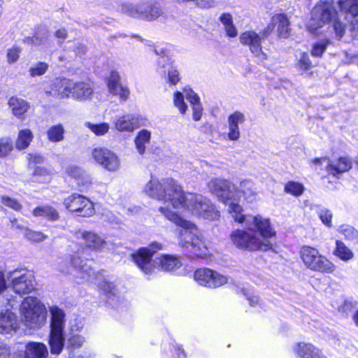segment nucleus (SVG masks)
I'll use <instances>...</instances> for the list:
<instances>
[{"label":"nucleus","instance_id":"45","mask_svg":"<svg viewBox=\"0 0 358 358\" xmlns=\"http://www.w3.org/2000/svg\"><path fill=\"white\" fill-rule=\"evenodd\" d=\"M303 186L296 182H289L285 186V192L291 194L295 196H299L303 192Z\"/></svg>","mask_w":358,"mask_h":358},{"label":"nucleus","instance_id":"16","mask_svg":"<svg viewBox=\"0 0 358 358\" xmlns=\"http://www.w3.org/2000/svg\"><path fill=\"white\" fill-rule=\"evenodd\" d=\"M246 121L245 115L243 113L236 110L228 116V132L227 138L230 141H236L241 137L240 126Z\"/></svg>","mask_w":358,"mask_h":358},{"label":"nucleus","instance_id":"36","mask_svg":"<svg viewBox=\"0 0 358 358\" xmlns=\"http://www.w3.org/2000/svg\"><path fill=\"white\" fill-rule=\"evenodd\" d=\"M220 21L224 26L227 36L235 38L238 35V30L233 22L232 16L230 13H223L220 17Z\"/></svg>","mask_w":358,"mask_h":358},{"label":"nucleus","instance_id":"23","mask_svg":"<svg viewBox=\"0 0 358 358\" xmlns=\"http://www.w3.org/2000/svg\"><path fill=\"white\" fill-rule=\"evenodd\" d=\"M185 98L189 102L192 109V117L194 121L201 120L203 114V106L200 98L191 88L184 87Z\"/></svg>","mask_w":358,"mask_h":358},{"label":"nucleus","instance_id":"39","mask_svg":"<svg viewBox=\"0 0 358 358\" xmlns=\"http://www.w3.org/2000/svg\"><path fill=\"white\" fill-rule=\"evenodd\" d=\"M334 255L344 262H348L354 257L352 251L341 241H336Z\"/></svg>","mask_w":358,"mask_h":358},{"label":"nucleus","instance_id":"63","mask_svg":"<svg viewBox=\"0 0 358 358\" xmlns=\"http://www.w3.org/2000/svg\"><path fill=\"white\" fill-rule=\"evenodd\" d=\"M55 36L59 40V42L62 43L68 36L66 29L62 28L57 30L55 33Z\"/></svg>","mask_w":358,"mask_h":358},{"label":"nucleus","instance_id":"26","mask_svg":"<svg viewBox=\"0 0 358 358\" xmlns=\"http://www.w3.org/2000/svg\"><path fill=\"white\" fill-rule=\"evenodd\" d=\"M48 355V348L42 343L29 342L25 346V358H47Z\"/></svg>","mask_w":358,"mask_h":358},{"label":"nucleus","instance_id":"10","mask_svg":"<svg viewBox=\"0 0 358 358\" xmlns=\"http://www.w3.org/2000/svg\"><path fill=\"white\" fill-rule=\"evenodd\" d=\"M272 32L271 26H266L259 33L255 30H246L239 36L240 43L246 46L256 57L266 59L267 55L262 50V41L267 38Z\"/></svg>","mask_w":358,"mask_h":358},{"label":"nucleus","instance_id":"58","mask_svg":"<svg viewBox=\"0 0 358 358\" xmlns=\"http://www.w3.org/2000/svg\"><path fill=\"white\" fill-rule=\"evenodd\" d=\"M48 39V36L44 35L43 36H39L37 34H35L32 38H28L26 39L27 43H31L36 45H40L42 43H45Z\"/></svg>","mask_w":358,"mask_h":358},{"label":"nucleus","instance_id":"57","mask_svg":"<svg viewBox=\"0 0 358 358\" xmlns=\"http://www.w3.org/2000/svg\"><path fill=\"white\" fill-rule=\"evenodd\" d=\"M328 42H320L315 43L311 51V54L315 57H320L325 51Z\"/></svg>","mask_w":358,"mask_h":358},{"label":"nucleus","instance_id":"52","mask_svg":"<svg viewBox=\"0 0 358 358\" xmlns=\"http://www.w3.org/2000/svg\"><path fill=\"white\" fill-rule=\"evenodd\" d=\"M99 286L109 297L116 295L117 289L113 283L104 280L100 282Z\"/></svg>","mask_w":358,"mask_h":358},{"label":"nucleus","instance_id":"30","mask_svg":"<svg viewBox=\"0 0 358 358\" xmlns=\"http://www.w3.org/2000/svg\"><path fill=\"white\" fill-rule=\"evenodd\" d=\"M8 106L13 114L20 118L29 109L28 103L23 99L12 96L9 99Z\"/></svg>","mask_w":358,"mask_h":358},{"label":"nucleus","instance_id":"13","mask_svg":"<svg viewBox=\"0 0 358 358\" xmlns=\"http://www.w3.org/2000/svg\"><path fill=\"white\" fill-rule=\"evenodd\" d=\"M63 204L69 211L80 217H91L95 213L93 203L81 194H71L64 199Z\"/></svg>","mask_w":358,"mask_h":358},{"label":"nucleus","instance_id":"34","mask_svg":"<svg viewBox=\"0 0 358 358\" xmlns=\"http://www.w3.org/2000/svg\"><path fill=\"white\" fill-rule=\"evenodd\" d=\"M34 135L29 129L20 130L15 141V147L19 150H22L29 147L32 141Z\"/></svg>","mask_w":358,"mask_h":358},{"label":"nucleus","instance_id":"14","mask_svg":"<svg viewBox=\"0 0 358 358\" xmlns=\"http://www.w3.org/2000/svg\"><path fill=\"white\" fill-rule=\"evenodd\" d=\"M94 160L103 169L115 173L120 169V159L113 151L106 148H96L92 151Z\"/></svg>","mask_w":358,"mask_h":358},{"label":"nucleus","instance_id":"8","mask_svg":"<svg viewBox=\"0 0 358 358\" xmlns=\"http://www.w3.org/2000/svg\"><path fill=\"white\" fill-rule=\"evenodd\" d=\"M20 313L24 324L31 329L40 328L45 322V308L36 297L25 298L20 305Z\"/></svg>","mask_w":358,"mask_h":358},{"label":"nucleus","instance_id":"33","mask_svg":"<svg viewBox=\"0 0 358 358\" xmlns=\"http://www.w3.org/2000/svg\"><path fill=\"white\" fill-rule=\"evenodd\" d=\"M70 264L73 268L83 275L82 278L85 275H90L92 268L87 264L85 260L81 259L78 253L73 254L70 257Z\"/></svg>","mask_w":358,"mask_h":358},{"label":"nucleus","instance_id":"56","mask_svg":"<svg viewBox=\"0 0 358 358\" xmlns=\"http://www.w3.org/2000/svg\"><path fill=\"white\" fill-rule=\"evenodd\" d=\"M85 338L80 335H72L69 339V345L74 348H80L85 342Z\"/></svg>","mask_w":358,"mask_h":358},{"label":"nucleus","instance_id":"43","mask_svg":"<svg viewBox=\"0 0 358 358\" xmlns=\"http://www.w3.org/2000/svg\"><path fill=\"white\" fill-rule=\"evenodd\" d=\"M341 17L342 15H337L333 23L334 31L338 38H341L344 36L348 27V22H345V20H342Z\"/></svg>","mask_w":358,"mask_h":358},{"label":"nucleus","instance_id":"51","mask_svg":"<svg viewBox=\"0 0 358 358\" xmlns=\"http://www.w3.org/2000/svg\"><path fill=\"white\" fill-rule=\"evenodd\" d=\"M1 201L3 205L15 210L18 211L22 208V205L15 199L10 198L8 196H2Z\"/></svg>","mask_w":358,"mask_h":358},{"label":"nucleus","instance_id":"7","mask_svg":"<svg viewBox=\"0 0 358 358\" xmlns=\"http://www.w3.org/2000/svg\"><path fill=\"white\" fill-rule=\"evenodd\" d=\"M182 189L173 180L167 179L162 181L152 178L145 185L143 192L151 198L170 202L174 208V201L177 200Z\"/></svg>","mask_w":358,"mask_h":358},{"label":"nucleus","instance_id":"31","mask_svg":"<svg viewBox=\"0 0 358 358\" xmlns=\"http://www.w3.org/2000/svg\"><path fill=\"white\" fill-rule=\"evenodd\" d=\"M143 1L138 3H124L122 6L121 10L123 13L134 17L141 19L142 16H146L148 18H152L151 16L154 15H147L145 13H143Z\"/></svg>","mask_w":358,"mask_h":358},{"label":"nucleus","instance_id":"9","mask_svg":"<svg viewBox=\"0 0 358 358\" xmlns=\"http://www.w3.org/2000/svg\"><path fill=\"white\" fill-rule=\"evenodd\" d=\"M300 257L304 266L313 271L332 273L336 270V265L315 248L307 245L301 247Z\"/></svg>","mask_w":358,"mask_h":358},{"label":"nucleus","instance_id":"29","mask_svg":"<svg viewBox=\"0 0 358 358\" xmlns=\"http://www.w3.org/2000/svg\"><path fill=\"white\" fill-rule=\"evenodd\" d=\"M50 312L51 314V331H63L65 322L64 311L57 306H51Z\"/></svg>","mask_w":358,"mask_h":358},{"label":"nucleus","instance_id":"48","mask_svg":"<svg viewBox=\"0 0 358 358\" xmlns=\"http://www.w3.org/2000/svg\"><path fill=\"white\" fill-rule=\"evenodd\" d=\"M296 66L302 72L307 71L311 69L312 64L308 54L306 52L301 53Z\"/></svg>","mask_w":358,"mask_h":358},{"label":"nucleus","instance_id":"55","mask_svg":"<svg viewBox=\"0 0 358 358\" xmlns=\"http://www.w3.org/2000/svg\"><path fill=\"white\" fill-rule=\"evenodd\" d=\"M34 176H39L43 178L44 180H49L51 178V171L43 166H36L34 171Z\"/></svg>","mask_w":358,"mask_h":358},{"label":"nucleus","instance_id":"47","mask_svg":"<svg viewBox=\"0 0 358 358\" xmlns=\"http://www.w3.org/2000/svg\"><path fill=\"white\" fill-rule=\"evenodd\" d=\"M165 79L169 85H177L180 80L179 71L173 66L170 67L165 76Z\"/></svg>","mask_w":358,"mask_h":358},{"label":"nucleus","instance_id":"6","mask_svg":"<svg viewBox=\"0 0 358 358\" xmlns=\"http://www.w3.org/2000/svg\"><path fill=\"white\" fill-rule=\"evenodd\" d=\"M50 93L60 99L71 97L79 101H85L91 99L94 87L90 82H76L67 78L57 79L54 83Z\"/></svg>","mask_w":358,"mask_h":358},{"label":"nucleus","instance_id":"28","mask_svg":"<svg viewBox=\"0 0 358 358\" xmlns=\"http://www.w3.org/2000/svg\"><path fill=\"white\" fill-rule=\"evenodd\" d=\"M337 3L341 10L350 13L353 17V29H358V0H338Z\"/></svg>","mask_w":358,"mask_h":358},{"label":"nucleus","instance_id":"32","mask_svg":"<svg viewBox=\"0 0 358 358\" xmlns=\"http://www.w3.org/2000/svg\"><path fill=\"white\" fill-rule=\"evenodd\" d=\"M64 334L63 331H50L49 338V345L50 348V352L53 355H59L61 353L64 348Z\"/></svg>","mask_w":358,"mask_h":358},{"label":"nucleus","instance_id":"22","mask_svg":"<svg viewBox=\"0 0 358 358\" xmlns=\"http://www.w3.org/2000/svg\"><path fill=\"white\" fill-rule=\"evenodd\" d=\"M18 321L15 315L6 310L5 312H1L0 315V333L9 334L15 331L18 327Z\"/></svg>","mask_w":358,"mask_h":358},{"label":"nucleus","instance_id":"37","mask_svg":"<svg viewBox=\"0 0 358 358\" xmlns=\"http://www.w3.org/2000/svg\"><path fill=\"white\" fill-rule=\"evenodd\" d=\"M85 126L96 136H105L110 129V124L105 122L98 123L86 122H85Z\"/></svg>","mask_w":358,"mask_h":358},{"label":"nucleus","instance_id":"18","mask_svg":"<svg viewBox=\"0 0 358 358\" xmlns=\"http://www.w3.org/2000/svg\"><path fill=\"white\" fill-rule=\"evenodd\" d=\"M236 196H234V201L239 203L241 197H243L248 203L254 201L257 196V190L254 183L250 180H242L238 187L235 185Z\"/></svg>","mask_w":358,"mask_h":358},{"label":"nucleus","instance_id":"27","mask_svg":"<svg viewBox=\"0 0 358 358\" xmlns=\"http://www.w3.org/2000/svg\"><path fill=\"white\" fill-rule=\"evenodd\" d=\"M352 168V162L348 157H340L336 161L330 162L327 171L334 176H338L348 171Z\"/></svg>","mask_w":358,"mask_h":358},{"label":"nucleus","instance_id":"5","mask_svg":"<svg viewBox=\"0 0 358 358\" xmlns=\"http://www.w3.org/2000/svg\"><path fill=\"white\" fill-rule=\"evenodd\" d=\"M244 224L248 231L237 229L231 234V240L234 245L239 249L248 250L250 251L263 250L267 251L272 248V244L268 239L275 236V231L270 224V228L273 234L269 236L262 235L257 227L249 228L246 226L245 221L240 222Z\"/></svg>","mask_w":358,"mask_h":358},{"label":"nucleus","instance_id":"24","mask_svg":"<svg viewBox=\"0 0 358 358\" xmlns=\"http://www.w3.org/2000/svg\"><path fill=\"white\" fill-rule=\"evenodd\" d=\"M113 124L119 131L132 132L137 127V121L134 115L128 114L117 116Z\"/></svg>","mask_w":358,"mask_h":358},{"label":"nucleus","instance_id":"21","mask_svg":"<svg viewBox=\"0 0 358 358\" xmlns=\"http://www.w3.org/2000/svg\"><path fill=\"white\" fill-rule=\"evenodd\" d=\"M294 350L299 358H327L319 348L310 343H299Z\"/></svg>","mask_w":358,"mask_h":358},{"label":"nucleus","instance_id":"1","mask_svg":"<svg viewBox=\"0 0 358 358\" xmlns=\"http://www.w3.org/2000/svg\"><path fill=\"white\" fill-rule=\"evenodd\" d=\"M208 191L217 199L228 206V211L234 220L237 222L245 221L249 228L257 227L264 236H269L273 234L270 228V220L261 215H244L242 214L241 206L234 201L236 196L235 185L231 181L222 178H213L207 183Z\"/></svg>","mask_w":358,"mask_h":358},{"label":"nucleus","instance_id":"38","mask_svg":"<svg viewBox=\"0 0 358 358\" xmlns=\"http://www.w3.org/2000/svg\"><path fill=\"white\" fill-rule=\"evenodd\" d=\"M151 134L149 131L143 129L140 131L135 138V145L139 154L145 151V145L150 143Z\"/></svg>","mask_w":358,"mask_h":358},{"label":"nucleus","instance_id":"35","mask_svg":"<svg viewBox=\"0 0 358 358\" xmlns=\"http://www.w3.org/2000/svg\"><path fill=\"white\" fill-rule=\"evenodd\" d=\"M35 217H44L48 220L55 221L59 220V215L56 209L50 206H39L33 210Z\"/></svg>","mask_w":358,"mask_h":358},{"label":"nucleus","instance_id":"60","mask_svg":"<svg viewBox=\"0 0 358 358\" xmlns=\"http://www.w3.org/2000/svg\"><path fill=\"white\" fill-rule=\"evenodd\" d=\"M197 6L202 8H209L215 6V0H196Z\"/></svg>","mask_w":358,"mask_h":358},{"label":"nucleus","instance_id":"25","mask_svg":"<svg viewBox=\"0 0 358 358\" xmlns=\"http://www.w3.org/2000/svg\"><path fill=\"white\" fill-rule=\"evenodd\" d=\"M65 172L67 176L74 178L79 185L87 186L92 183L91 176L79 166L75 165L68 166Z\"/></svg>","mask_w":358,"mask_h":358},{"label":"nucleus","instance_id":"49","mask_svg":"<svg viewBox=\"0 0 358 358\" xmlns=\"http://www.w3.org/2000/svg\"><path fill=\"white\" fill-rule=\"evenodd\" d=\"M24 236L27 239L33 242H41L47 238V236L42 232L35 231L31 229L25 230Z\"/></svg>","mask_w":358,"mask_h":358},{"label":"nucleus","instance_id":"11","mask_svg":"<svg viewBox=\"0 0 358 358\" xmlns=\"http://www.w3.org/2000/svg\"><path fill=\"white\" fill-rule=\"evenodd\" d=\"M8 287L19 294H27L35 288L34 275L27 270H14L7 273Z\"/></svg>","mask_w":358,"mask_h":358},{"label":"nucleus","instance_id":"4","mask_svg":"<svg viewBox=\"0 0 358 358\" xmlns=\"http://www.w3.org/2000/svg\"><path fill=\"white\" fill-rule=\"evenodd\" d=\"M174 208H183L194 217L209 220L220 217L219 210L209 199L199 194L185 193L182 189L177 200L174 201Z\"/></svg>","mask_w":358,"mask_h":358},{"label":"nucleus","instance_id":"17","mask_svg":"<svg viewBox=\"0 0 358 358\" xmlns=\"http://www.w3.org/2000/svg\"><path fill=\"white\" fill-rule=\"evenodd\" d=\"M107 86L108 92L113 95L118 96L120 101H126L128 99L130 91L127 87L122 85L117 72H111L108 78Z\"/></svg>","mask_w":358,"mask_h":358},{"label":"nucleus","instance_id":"50","mask_svg":"<svg viewBox=\"0 0 358 358\" xmlns=\"http://www.w3.org/2000/svg\"><path fill=\"white\" fill-rule=\"evenodd\" d=\"M318 215L324 224L328 227H331L332 226V213L329 210L321 208L318 210Z\"/></svg>","mask_w":358,"mask_h":358},{"label":"nucleus","instance_id":"2","mask_svg":"<svg viewBox=\"0 0 358 358\" xmlns=\"http://www.w3.org/2000/svg\"><path fill=\"white\" fill-rule=\"evenodd\" d=\"M163 245L159 242H152L147 247L141 248L131 255L132 260L138 268L145 274H152L155 270L170 272L182 266L180 259L174 255H162L155 259L152 256L163 250Z\"/></svg>","mask_w":358,"mask_h":358},{"label":"nucleus","instance_id":"3","mask_svg":"<svg viewBox=\"0 0 358 358\" xmlns=\"http://www.w3.org/2000/svg\"><path fill=\"white\" fill-rule=\"evenodd\" d=\"M159 211L167 220L182 228L180 232L179 245L180 247L186 248L194 256L198 257H204L208 255V249L205 241L193 223L184 220L167 207H160Z\"/></svg>","mask_w":358,"mask_h":358},{"label":"nucleus","instance_id":"44","mask_svg":"<svg viewBox=\"0 0 358 358\" xmlns=\"http://www.w3.org/2000/svg\"><path fill=\"white\" fill-rule=\"evenodd\" d=\"M49 67L48 64L43 62H39L33 65L29 70V75L31 77L43 76L48 71Z\"/></svg>","mask_w":358,"mask_h":358},{"label":"nucleus","instance_id":"46","mask_svg":"<svg viewBox=\"0 0 358 358\" xmlns=\"http://www.w3.org/2000/svg\"><path fill=\"white\" fill-rule=\"evenodd\" d=\"M338 231L346 239L350 241H354L358 237V231L349 225H342L338 228Z\"/></svg>","mask_w":358,"mask_h":358},{"label":"nucleus","instance_id":"62","mask_svg":"<svg viewBox=\"0 0 358 358\" xmlns=\"http://www.w3.org/2000/svg\"><path fill=\"white\" fill-rule=\"evenodd\" d=\"M10 348L3 343L0 342V358H10Z\"/></svg>","mask_w":358,"mask_h":358},{"label":"nucleus","instance_id":"61","mask_svg":"<svg viewBox=\"0 0 358 358\" xmlns=\"http://www.w3.org/2000/svg\"><path fill=\"white\" fill-rule=\"evenodd\" d=\"M7 288H8L7 274L5 275L2 271H0V294L3 293Z\"/></svg>","mask_w":358,"mask_h":358},{"label":"nucleus","instance_id":"64","mask_svg":"<svg viewBox=\"0 0 358 358\" xmlns=\"http://www.w3.org/2000/svg\"><path fill=\"white\" fill-rule=\"evenodd\" d=\"M86 46L80 43H77L74 45V51L79 55H83L86 52Z\"/></svg>","mask_w":358,"mask_h":358},{"label":"nucleus","instance_id":"54","mask_svg":"<svg viewBox=\"0 0 358 358\" xmlns=\"http://www.w3.org/2000/svg\"><path fill=\"white\" fill-rule=\"evenodd\" d=\"M20 52L21 49L18 47H13L8 49L6 55L7 62L9 64L16 62L20 57Z\"/></svg>","mask_w":358,"mask_h":358},{"label":"nucleus","instance_id":"59","mask_svg":"<svg viewBox=\"0 0 358 358\" xmlns=\"http://www.w3.org/2000/svg\"><path fill=\"white\" fill-rule=\"evenodd\" d=\"M28 160L29 165L42 164L44 162V157L39 154H29Z\"/></svg>","mask_w":358,"mask_h":358},{"label":"nucleus","instance_id":"41","mask_svg":"<svg viewBox=\"0 0 358 358\" xmlns=\"http://www.w3.org/2000/svg\"><path fill=\"white\" fill-rule=\"evenodd\" d=\"M185 94L184 90L182 92L176 91L173 94V103L175 107H176L180 113L185 115L188 109L187 104L185 102Z\"/></svg>","mask_w":358,"mask_h":358},{"label":"nucleus","instance_id":"19","mask_svg":"<svg viewBox=\"0 0 358 358\" xmlns=\"http://www.w3.org/2000/svg\"><path fill=\"white\" fill-rule=\"evenodd\" d=\"M77 238L85 241L86 247L92 250H101L106 245V241L97 234L93 231H78L76 232Z\"/></svg>","mask_w":358,"mask_h":358},{"label":"nucleus","instance_id":"12","mask_svg":"<svg viewBox=\"0 0 358 358\" xmlns=\"http://www.w3.org/2000/svg\"><path fill=\"white\" fill-rule=\"evenodd\" d=\"M337 15L331 2L320 1L312 10L311 18L307 25L308 29L310 31L315 32L317 29L334 19Z\"/></svg>","mask_w":358,"mask_h":358},{"label":"nucleus","instance_id":"15","mask_svg":"<svg viewBox=\"0 0 358 358\" xmlns=\"http://www.w3.org/2000/svg\"><path fill=\"white\" fill-rule=\"evenodd\" d=\"M194 277L199 285L210 288H216L227 282V277L209 268L197 269Z\"/></svg>","mask_w":358,"mask_h":358},{"label":"nucleus","instance_id":"20","mask_svg":"<svg viewBox=\"0 0 358 358\" xmlns=\"http://www.w3.org/2000/svg\"><path fill=\"white\" fill-rule=\"evenodd\" d=\"M267 26H271L272 31L276 28L279 37L287 38L290 35V22L287 16L284 13H279L273 16L271 22Z\"/></svg>","mask_w":358,"mask_h":358},{"label":"nucleus","instance_id":"42","mask_svg":"<svg viewBox=\"0 0 358 358\" xmlns=\"http://www.w3.org/2000/svg\"><path fill=\"white\" fill-rule=\"evenodd\" d=\"M64 127L61 124L50 127L48 131V139L51 142H59L64 139Z\"/></svg>","mask_w":358,"mask_h":358},{"label":"nucleus","instance_id":"53","mask_svg":"<svg viewBox=\"0 0 358 358\" xmlns=\"http://www.w3.org/2000/svg\"><path fill=\"white\" fill-rule=\"evenodd\" d=\"M13 147L10 141L5 138L0 139V157H4L10 154Z\"/></svg>","mask_w":358,"mask_h":358},{"label":"nucleus","instance_id":"40","mask_svg":"<svg viewBox=\"0 0 358 358\" xmlns=\"http://www.w3.org/2000/svg\"><path fill=\"white\" fill-rule=\"evenodd\" d=\"M143 13L147 15H154L151 16L152 18H148L146 16H142L141 19L148 21L154 20L162 15V10L157 3H151L150 2L143 1Z\"/></svg>","mask_w":358,"mask_h":358}]
</instances>
